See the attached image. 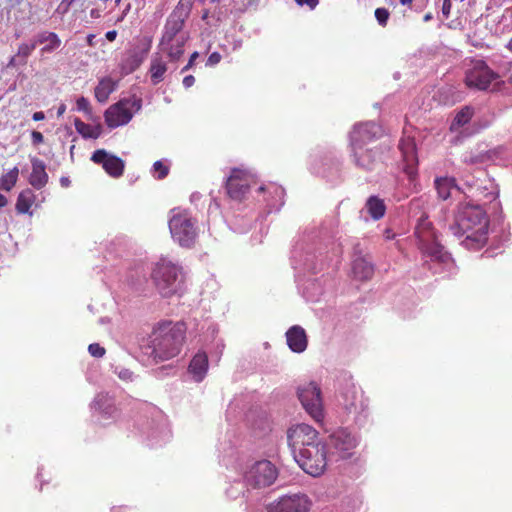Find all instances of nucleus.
Returning a JSON list of instances; mask_svg holds the SVG:
<instances>
[{"label":"nucleus","mask_w":512,"mask_h":512,"mask_svg":"<svg viewBox=\"0 0 512 512\" xmlns=\"http://www.w3.org/2000/svg\"><path fill=\"white\" fill-rule=\"evenodd\" d=\"M488 223V217L480 206L460 203L450 230L456 237L466 236V247L479 249L487 241Z\"/></svg>","instance_id":"1"},{"label":"nucleus","mask_w":512,"mask_h":512,"mask_svg":"<svg viewBox=\"0 0 512 512\" xmlns=\"http://www.w3.org/2000/svg\"><path fill=\"white\" fill-rule=\"evenodd\" d=\"M187 334L183 321L164 320L157 323L150 334L151 356L156 361H166L180 354Z\"/></svg>","instance_id":"2"},{"label":"nucleus","mask_w":512,"mask_h":512,"mask_svg":"<svg viewBox=\"0 0 512 512\" xmlns=\"http://www.w3.org/2000/svg\"><path fill=\"white\" fill-rule=\"evenodd\" d=\"M172 239L181 247L192 248L198 237L197 220L188 210L173 208L168 221Z\"/></svg>","instance_id":"3"},{"label":"nucleus","mask_w":512,"mask_h":512,"mask_svg":"<svg viewBox=\"0 0 512 512\" xmlns=\"http://www.w3.org/2000/svg\"><path fill=\"white\" fill-rule=\"evenodd\" d=\"M151 279L158 293L164 298H170L181 289V268L166 259L155 263Z\"/></svg>","instance_id":"4"},{"label":"nucleus","mask_w":512,"mask_h":512,"mask_svg":"<svg viewBox=\"0 0 512 512\" xmlns=\"http://www.w3.org/2000/svg\"><path fill=\"white\" fill-rule=\"evenodd\" d=\"M299 466L309 475L317 477L324 473L327 466L325 445L310 446L294 455Z\"/></svg>","instance_id":"5"},{"label":"nucleus","mask_w":512,"mask_h":512,"mask_svg":"<svg viewBox=\"0 0 512 512\" xmlns=\"http://www.w3.org/2000/svg\"><path fill=\"white\" fill-rule=\"evenodd\" d=\"M298 397L306 412L316 421L324 418L321 389L314 382H310L298 389Z\"/></svg>","instance_id":"6"},{"label":"nucleus","mask_w":512,"mask_h":512,"mask_svg":"<svg viewBox=\"0 0 512 512\" xmlns=\"http://www.w3.org/2000/svg\"><path fill=\"white\" fill-rule=\"evenodd\" d=\"M383 136L382 127L375 122H365L354 126L350 133L352 148H367L373 145H383L378 140Z\"/></svg>","instance_id":"7"},{"label":"nucleus","mask_w":512,"mask_h":512,"mask_svg":"<svg viewBox=\"0 0 512 512\" xmlns=\"http://www.w3.org/2000/svg\"><path fill=\"white\" fill-rule=\"evenodd\" d=\"M256 184L255 176L247 170L233 168L226 181V190L229 197L242 201L252 185Z\"/></svg>","instance_id":"8"},{"label":"nucleus","mask_w":512,"mask_h":512,"mask_svg":"<svg viewBox=\"0 0 512 512\" xmlns=\"http://www.w3.org/2000/svg\"><path fill=\"white\" fill-rule=\"evenodd\" d=\"M138 110L140 104L134 99L125 98L111 105L105 111V122L109 128H116L127 124L133 117V109Z\"/></svg>","instance_id":"9"},{"label":"nucleus","mask_w":512,"mask_h":512,"mask_svg":"<svg viewBox=\"0 0 512 512\" xmlns=\"http://www.w3.org/2000/svg\"><path fill=\"white\" fill-rule=\"evenodd\" d=\"M288 443L294 455L307 447L322 445L318 439V432L307 424H298L290 429L288 431Z\"/></svg>","instance_id":"10"},{"label":"nucleus","mask_w":512,"mask_h":512,"mask_svg":"<svg viewBox=\"0 0 512 512\" xmlns=\"http://www.w3.org/2000/svg\"><path fill=\"white\" fill-rule=\"evenodd\" d=\"M277 478L275 466L268 460L258 461L246 472L247 484L254 488H265L274 483Z\"/></svg>","instance_id":"11"},{"label":"nucleus","mask_w":512,"mask_h":512,"mask_svg":"<svg viewBox=\"0 0 512 512\" xmlns=\"http://www.w3.org/2000/svg\"><path fill=\"white\" fill-rule=\"evenodd\" d=\"M498 78L489 66L482 60L475 61L473 66L467 71L465 83L470 88L486 90L492 81Z\"/></svg>","instance_id":"12"},{"label":"nucleus","mask_w":512,"mask_h":512,"mask_svg":"<svg viewBox=\"0 0 512 512\" xmlns=\"http://www.w3.org/2000/svg\"><path fill=\"white\" fill-rule=\"evenodd\" d=\"M387 145H373L367 148H352L355 164L364 170H374L383 160Z\"/></svg>","instance_id":"13"},{"label":"nucleus","mask_w":512,"mask_h":512,"mask_svg":"<svg viewBox=\"0 0 512 512\" xmlns=\"http://www.w3.org/2000/svg\"><path fill=\"white\" fill-rule=\"evenodd\" d=\"M311 501L305 494H291L279 498L268 507V512H309Z\"/></svg>","instance_id":"14"},{"label":"nucleus","mask_w":512,"mask_h":512,"mask_svg":"<svg viewBox=\"0 0 512 512\" xmlns=\"http://www.w3.org/2000/svg\"><path fill=\"white\" fill-rule=\"evenodd\" d=\"M91 161L101 165L105 172L113 178H119L124 173L125 162L120 157L109 154L104 149L94 151Z\"/></svg>","instance_id":"15"},{"label":"nucleus","mask_w":512,"mask_h":512,"mask_svg":"<svg viewBox=\"0 0 512 512\" xmlns=\"http://www.w3.org/2000/svg\"><path fill=\"white\" fill-rule=\"evenodd\" d=\"M399 150L405 162L404 171L408 174L409 178L412 179L416 174V165L418 163L414 138L410 136L402 137L399 141Z\"/></svg>","instance_id":"16"},{"label":"nucleus","mask_w":512,"mask_h":512,"mask_svg":"<svg viewBox=\"0 0 512 512\" xmlns=\"http://www.w3.org/2000/svg\"><path fill=\"white\" fill-rule=\"evenodd\" d=\"M288 347L295 353H301L306 350L308 339L305 330L298 325H294L286 332Z\"/></svg>","instance_id":"17"},{"label":"nucleus","mask_w":512,"mask_h":512,"mask_svg":"<svg viewBox=\"0 0 512 512\" xmlns=\"http://www.w3.org/2000/svg\"><path fill=\"white\" fill-rule=\"evenodd\" d=\"M31 164L32 171L30 173L28 182L33 188L40 190L46 186L49 179V176L46 172V165L41 159L37 157L31 158Z\"/></svg>","instance_id":"18"},{"label":"nucleus","mask_w":512,"mask_h":512,"mask_svg":"<svg viewBox=\"0 0 512 512\" xmlns=\"http://www.w3.org/2000/svg\"><path fill=\"white\" fill-rule=\"evenodd\" d=\"M209 362L205 352L199 351L190 361L188 372L192 375L196 382H201L208 371Z\"/></svg>","instance_id":"19"},{"label":"nucleus","mask_w":512,"mask_h":512,"mask_svg":"<svg viewBox=\"0 0 512 512\" xmlns=\"http://www.w3.org/2000/svg\"><path fill=\"white\" fill-rule=\"evenodd\" d=\"M345 408L349 412L360 413L363 412L367 407V399H365L362 391H357L355 388L348 389L344 393Z\"/></svg>","instance_id":"20"},{"label":"nucleus","mask_w":512,"mask_h":512,"mask_svg":"<svg viewBox=\"0 0 512 512\" xmlns=\"http://www.w3.org/2000/svg\"><path fill=\"white\" fill-rule=\"evenodd\" d=\"M187 19L171 13L166 21L164 33L161 38V43L171 42L175 40L176 35L183 29Z\"/></svg>","instance_id":"21"},{"label":"nucleus","mask_w":512,"mask_h":512,"mask_svg":"<svg viewBox=\"0 0 512 512\" xmlns=\"http://www.w3.org/2000/svg\"><path fill=\"white\" fill-rule=\"evenodd\" d=\"M167 70L168 67L162 55H160L159 53L153 55L150 63L149 72L151 81L154 85L163 81L164 75L167 72Z\"/></svg>","instance_id":"22"},{"label":"nucleus","mask_w":512,"mask_h":512,"mask_svg":"<svg viewBox=\"0 0 512 512\" xmlns=\"http://www.w3.org/2000/svg\"><path fill=\"white\" fill-rule=\"evenodd\" d=\"M184 45H185V39H175L171 42H166L165 44H162L160 42L161 50L166 54L169 62L175 63L179 61V59L184 54Z\"/></svg>","instance_id":"23"},{"label":"nucleus","mask_w":512,"mask_h":512,"mask_svg":"<svg viewBox=\"0 0 512 512\" xmlns=\"http://www.w3.org/2000/svg\"><path fill=\"white\" fill-rule=\"evenodd\" d=\"M332 445L341 458H346L350 455V451L355 448L356 441L349 434H339L332 437Z\"/></svg>","instance_id":"24"},{"label":"nucleus","mask_w":512,"mask_h":512,"mask_svg":"<svg viewBox=\"0 0 512 512\" xmlns=\"http://www.w3.org/2000/svg\"><path fill=\"white\" fill-rule=\"evenodd\" d=\"M352 271L354 277L358 280H369L374 274L373 265L363 257H358L353 261Z\"/></svg>","instance_id":"25"},{"label":"nucleus","mask_w":512,"mask_h":512,"mask_svg":"<svg viewBox=\"0 0 512 512\" xmlns=\"http://www.w3.org/2000/svg\"><path fill=\"white\" fill-rule=\"evenodd\" d=\"M434 183L438 197L442 200H447L451 196L452 190L460 191V188L456 185L454 178H436Z\"/></svg>","instance_id":"26"},{"label":"nucleus","mask_w":512,"mask_h":512,"mask_svg":"<svg viewBox=\"0 0 512 512\" xmlns=\"http://www.w3.org/2000/svg\"><path fill=\"white\" fill-rule=\"evenodd\" d=\"M36 200L35 193L30 189L26 188L22 190L16 201L15 209L18 214H27L33 206Z\"/></svg>","instance_id":"27"},{"label":"nucleus","mask_w":512,"mask_h":512,"mask_svg":"<svg viewBox=\"0 0 512 512\" xmlns=\"http://www.w3.org/2000/svg\"><path fill=\"white\" fill-rule=\"evenodd\" d=\"M116 83L110 78H102L95 87L94 94L98 102L104 103L108 100L110 94L115 90Z\"/></svg>","instance_id":"28"},{"label":"nucleus","mask_w":512,"mask_h":512,"mask_svg":"<svg viewBox=\"0 0 512 512\" xmlns=\"http://www.w3.org/2000/svg\"><path fill=\"white\" fill-rule=\"evenodd\" d=\"M365 207L368 214L374 220L383 218L386 212V205L378 196H370L366 201Z\"/></svg>","instance_id":"29"},{"label":"nucleus","mask_w":512,"mask_h":512,"mask_svg":"<svg viewBox=\"0 0 512 512\" xmlns=\"http://www.w3.org/2000/svg\"><path fill=\"white\" fill-rule=\"evenodd\" d=\"M258 192L267 194V197H265L264 200L269 205H274L275 201L282 200L284 196V189L276 183L261 185L258 188Z\"/></svg>","instance_id":"30"},{"label":"nucleus","mask_w":512,"mask_h":512,"mask_svg":"<svg viewBox=\"0 0 512 512\" xmlns=\"http://www.w3.org/2000/svg\"><path fill=\"white\" fill-rule=\"evenodd\" d=\"M36 42L37 44L46 43V45L41 49L42 53H50L57 49L61 44V40L57 34L53 32H44L40 34Z\"/></svg>","instance_id":"31"},{"label":"nucleus","mask_w":512,"mask_h":512,"mask_svg":"<svg viewBox=\"0 0 512 512\" xmlns=\"http://www.w3.org/2000/svg\"><path fill=\"white\" fill-rule=\"evenodd\" d=\"M18 177L19 169L15 166L0 177V189L4 191H11L18 181Z\"/></svg>","instance_id":"32"},{"label":"nucleus","mask_w":512,"mask_h":512,"mask_svg":"<svg viewBox=\"0 0 512 512\" xmlns=\"http://www.w3.org/2000/svg\"><path fill=\"white\" fill-rule=\"evenodd\" d=\"M474 114L473 108L470 106L463 107L455 116L451 129H456L467 124Z\"/></svg>","instance_id":"33"},{"label":"nucleus","mask_w":512,"mask_h":512,"mask_svg":"<svg viewBox=\"0 0 512 512\" xmlns=\"http://www.w3.org/2000/svg\"><path fill=\"white\" fill-rule=\"evenodd\" d=\"M142 57L137 53L130 54L123 62L122 69L125 73H132L142 64Z\"/></svg>","instance_id":"34"},{"label":"nucleus","mask_w":512,"mask_h":512,"mask_svg":"<svg viewBox=\"0 0 512 512\" xmlns=\"http://www.w3.org/2000/svg\"><path fill=\"white\" fill-rule=\"evenodd\" d=\"M193 4H194V0H179L178 4L176 5V7L172 11V13H174L178 16H181L185 19H188L189 15L191 13Z\"/></svg>","instance_id":"35"},{"label":"nucleus","mask_w":512,"mask_h":512,"mask_svg":"<svg viewBox=\"0 0 512 512\" xmlns=\"http://www.w3.org/2000/svg\"><path fill=\"white\" fill-rule=\"evenodd\" d=\"M169 174V166L164 164L162 161L158 160L153 164V176L162 180Z\"/></svg>","instance_id":"36"},{"label":"nucleus","mask_w":512,"mask_h":512,"mask_svg":"<svg viewBox=\"0 0 512 512\" xmlns=\"http://www.w3.org/2000/svg\"><path fill=\"white\" fill-rule=\"evenodd\" d=\"M37 46V42H32L30 44L28 43H23L21 44L19 47H18V51H17V57H21L24 61L26 60V58L34 51V49L36 48Z\"/></svg>","instance_id":"37"},{"label":"nucleus","mask_w":512,"mask_h":512,"mask_svg":"<svg viewBox=\"0 0 512 512\" xmlns=\"http://www.w3.org/2000/svg\"><path fill=\"white\" fill-rule=\"evenodd\" d=\"M389 11L386 8H377L375 10V18L380 26L385 27L389 19Z\"/></svg>","instance_id":"38"},{"label":"nucleus","mask_w":512,"mask_h":512,"mask_svg":"<svg viewBox=\"0 0 512 512\" xmlns=\"http://www.w3.org/2000/svg\"><path fill=\"white\" fill-rule=\"evenodd\" d=\"M76 107L78 111L84 112L86 115L92 114V108L87 98L81 96L76 101Z\"/></svg>","instance_id":"39"},{"label":"nucleus","mask_w":512,"mask_h":512,"mask_svg":"<svg viewBox=\"0 0 512 512\" xmlns=\"http://www.w3.org/2000/svg\"><path fill=\"white\" fill-rule=\"evenodd\" d=\"M88 351L93 357L97 358L103 357L106 352L105 348L100 346L98 343L90 344L88 347Z\"/></svg>","instance_id":"40"},{"label":"nucleus","mask_w":512,"mask_h":512,"mask_svg":"<svg viewBox=\"0 0 512 512\" xmlns=\"http://www.w3.org/2000/svg\"><path fill=\"white\" fill-rule=\"evenodd\" d=\"M74 124H75L76 130L80 134H82L84 137L90 136L89 131L91 130V127L88 124L84 123L80 119H76Z\"/></svg>","instance_id":"41"},{"label":"nucleus","mask_w":512,"mask_h":512,"mask_svg":"<svg viewBox=\"0 0 512 512\" xmlns=\"http://www.w3.org/2000/svg\"><path fill=\"white\" fill-rule=\"evenodd\" d=\"M31 139H32L33 145H35V146L39 145V144H42L44 142V136L39 131H32Z\"/></svg>","instance_id":"42"},{"label":"nucleus","mask_w":512,"mask_h":512,"mask_svg":"<svg viewBox=\"0 0 512 512\" xmlns=\"http://www.w3.org/2000/svg\"><path fill=\"white\" fill-rule=\"evenodd\" d=\"M221 54L219 52H213L210 54L207 60V65L214 66L221 61Z\"/></svg>","instance_id":"43"},{"label":"nucleus","mask_w":512,"mask_h":512,"mask_svg":"<svg viewBox=\"0 0 512 512\" xmlns=\"http://www.w3.org/2000/svg\"><path fill=\"white\" fill-rule=\"evenodd\" d=\"M199 57V53L198 52H193L189 58V61L188 63L186 64V66H184L181 70V73H184L186 72L187 70H189L190 68L193 67L196 59Z\"/></svg>","instance_id":"44"},{"label":"nucleus","mask_w":512,"mask_h":512,"mask_svg":"<svg viewBox=\"0 0 512 512\" xmlns=\"http://www.w3.org/2000/svg\"><path fill=\"white\" fill-rule=\"evenodd\" d=\"M295 1L299 6L307 5L310 9H314L319 3V0H295Z\"/></svg>","instance_id":"45"},{"label":"nucleus","mask_w":512,"mask_h":512,"mask_svg":"<svg viewBox=\"0 0 512 512\" xmlns=\"http://www.w3.org/2000/svg\"><path fill=\"white\" fill-rule=\"evenodd\" d=\"M182 83H183V86H184L185 88H190V87H192V86L194 85V83H195V78H194V76H193V75H187V76H185V77L183 78V82H182Z\"/></svg>","instance_id":"46"},{"label":"nucleus","mask_w":512,"mask_h":512,"mask_svg":"<svg viewBox=\"0 0 512 512\" xmlns=\"http://www.w3.org/2000/svg\"><path fill=\"white\" fill-rule=\"evenodd\" d=\"M451 9V0H444L442 5V13L445 17H448Z\"/></svg>","instance_id":"47"},{"label":"nucleus","mask_w":512,"mask_h":512,"mask_svg":"<svg viewBox=\"0 0 512 512\" xmlns=\"http://www.w3.org/2000/svg\"><path fill=\"white\" fill-rule=\"evenodd\" d=\"M427 252L430 256H432L436 259H439L441 257L440 256L441 248L438 245H435L431 250H428Z\"/></svg>","instance_id":"48"},{"label":"nucleus","mask_w":512,"mask_h":512,"mask_svg":"<svg viewBox=\"0 0 512 512\" xmlns=\"http://www.w3.org/2000/svg\"><path fill=\"white\" fill-rule=\"evenodd\" d=\"M105 37L108 41L112 42L116 39L117 37V31L116 30H111V31H108L106 32L105 34Z\"/></svg>","instance_id":"49"},{"label":"nucleus","mask_w":512,"mask_h":512,"mask_svg":"<svg viewBox=\"0 0 512 512\" xmlns=\"http://www.w3.org/2000/svg\"><path fill=\"white\" fill-rule=\"evenodd\" d=\"M44 118H45V115H44V113L42 111L35 112L32 115V119L34 121H42Z\"/></svg>","instance_id":"50"},{"label":"nucleus","mask_w":512,"mask_h":512,"mask_svg":"<svg viewBox=\"0 0 512 512\" xmlns=\"http://www.w3.org/2000/svg\"><path fill=\"white\" fill-rule=\"evenodd\" d=\"M8 204L7 198L0 193V209L5 207Z\"/></svg>","instance_id":"51"},{"label":"nucleus","mask_w":512,"mask_h":512,"mask_svg":"<svg viewBox=\"0 0 512 512\" xmlns=\"http://www.w3.org/2000/svg\"><path fill=\"white\" fill-rule=\"evenodd\" d=\"M60 183L63 187H68L71 183L68 177H61Z\"/></svg>","instance_id":"52"},{"label":"nucleus","mask_w":512,"mask_h":512,"mask_svg":"<svg viewBox=\"0 0 512 512\" xmlns=\"http://www.w3.org/2000/svg\"><path fill=\"white\" fill-rule=\"evenodd\" d=\"M94 38H95V35L94 34H89L87 36V44L89 46H94Z\"/></svg>","instance_id":"53"},{"label":"nucleus","mask_w":512,"mask_h":512,"mask_svg":"<svg viewBox=\"0 0 512 512\" xmlns=\"http://www.w3.org/2000/svg\"><path fill=\"white\" fill-rule=\"evenodd\" d=\"M90 15H91L92 18L97 19V18L100 17V12L97 9H92L90 11Z\"/></svg>","instance_id":"54"},{"label":"nucleus","mask_w":512,"mask_h":512,"mask_svg":"<svg viewBox=\"0 0 512 512\" xmlns=\"http://www.w3.org/2000/svg\"><path fill=\"white\" fill-rule=\"evenodd\" d=\"M399 2L404 6L410 7L412 5L413 0H399Z\"/></svg>","instance_id":"55"},{"label":"nucleus","mask_w":512,"mask_h":512,"mask_svg":"<svg viewBox=\"0 0 512 512\" xmlns=\"http://www.w3.org/2000/svg\"><path fill=\"white\" fill-rule=\"evenodd\" d=\"M432 18H433L432 13H430V12H429V13H426V14L424 15L423 20H424L425 22H428V21H430Z\"/></svg>","instance_id":"56"},{"label":"nucleus","mask_w":512,"mask_h":512,"mask_svg":"<svg viewBox=\"0 0 512 512\" xmlns=\"http://www.w3.org/2000/svg\"><path fill=\"white\" fill-rule=\"evenodd\" d=\"M385 237H386V239L390 240V239L394 238V234L390 233L389 230H386L385 231Z\"/></svg>","instance_id":"57"},{"label":"nucleus","mask_w":512,"mask_h":512,"mask_svg":"<svg viewBox=\"0 0 512 512\" xmlns=\"http://www.w3.org/2000/svg\"><path fill=\"white\" fill-rule=\"evenodd\" d=\"M65 109H66L65 105H61V106L58 108V112H57V113H58V115H59V116H60V115H62V114L64 113Z\"/></svg>","instance_id":"58"},{"label":"nucleus","mask_w":512,"mask_h":512,"mask_svg":"<svg viewBox=\"0 0 512 512\" xmlns=\"http://www.w3.org/2000/svg\"><path fill=\"white\" fill-rule=\"evenodd\" d=\"M506 47H507V49H508L509 51H511V52H512V38L509 40V42H508V44H507V46H506Z\"/></svg>","instance_id":"59"},{"label":"nucleus","mask_w":512,"mask_h":512,"mask_svg":"<svg viewBox=\"0 0 512 512\" xmlns=\"http://www.w3.org/2000/svg\"><path fill=\"white\" fill-rule=\"evenodd\" d=\"M67 2V7L73 2V0H63L62 3H65Z\"/></svg>","instance_id":"60"},{"label":"nucleus","mask_w":512,"mask_h":512,"mask_svg":"<svg viewBox=\"0 0 512 512\" xmlns=\"http://www.w3.org/2000/svg\"><path fill=\"white\" fill-rule=\"evenodd\" d=\"M508 82L512 85V73L510 74V76L508 77Z\"/></svg>","instance_id":"61"},{"label":"nucleus","mask_w":512,"mask_h":512,"mask_svg":"<svg viewBox=\"0 0 512 512\" xmlns=\"http://www.w3.org/2000/svg\"><path fill=\"white\" fill-rule=\"evenodd\" d=\"M115 1V4L118 6L122 0H114Z\"/></svg>","instance_id":"62"}]
</instances>
